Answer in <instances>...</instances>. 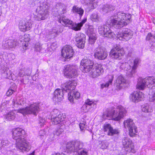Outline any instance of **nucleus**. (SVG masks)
<instances>
[{"label": "nucleus", "instance_id": "1", "mask_svg": "<svg viewBox=\"0 0 155 155\" xmlns=\"http://www.w3.org/2000/svg\"><path fill=\"white\" fill-rule=\"evenodd\" d=\"M25 134L24 130L18 128H14L12 130V138L16 141V147L21 151H28L31 149L29 143L25 139Z\"/></svg>", "mask_w": 155, "mask_h": 155}, {"label": "nucleus", "instance_id": "2", "mask_svg": "<svg viewBox=\"0 0 155 155\" xmlns=\"http://www.w3.org/2000/svg\"><path fill=\"white\" fill-rule=\"evenodd\" d=\"M130 14H126L121 12H119L111 16L107 21L108 25H113L116 28H120L127 25L131 20Z\"/></svg>", "mask_w": 155, "mask_h": 155}, {"label": "nucleus", "instance_id": "3", "mask_svg": "<svg viewBox=\"0 0 155 155\" xmlns=\"http://www.w3.org/2000/svg\"><path fill=\"white\" fill-rule=\"evenodd\" d=\"M77 85V81L75 80L69 81L61 85L62 89H56L54 93L53 100L55 101H60L64 98L65 92L69 90H73Z\"/></svg>", "mask_w": 155, "mask_h": 155}, {"label": "nucleus", "instance_id": "4", "mask_svg": "<svg viewBox=\"0 0 155 155\" xmlns=\"http://www.w3.org/2000/svg\"><path fill=\"white\" fill-rule=\"evenodd\" d=\"M127 112L126 110L124 107L119 105L110 111L104 113L103 115L104 117L112 118V119L118 121L125 117Z\"/></svg>", "mask_w": 155, "mask_h": 155}, {"label": "nucleus", "instance_id": "5", "mask_svg": "<svg viewBox=\"0 0 155 155\" xmlns=\"http://www.w3.org/2000/svg\"><path fill=\"white\" fill-rule=\"evenodd\" d=\"M83 143L80 141H72L68 143L66 148L68 151L76 152V155H87L86 149H83Z\"/></svg>", "mask_w": 155, "mask_h": 155}, {"label": "nucleus", "instance_id": "6", "mask_svg": "<svg viewBox=\"0 0 155 155\" xmlns=\"http://www.w3.org/2000/svg\"><path fill=\"white\" fill-rule=\"evenodd\" d=\"M48 7V5L45 3L41 4L36 9L38 16L32 14L31 16V19L40 21L47 18L49 15Z\"/></svg>", "mask_w": 155, "mask_h": 155}, {"label": "nucleus", "instance_id": "7", "mask_svg": "<svg viewBox=\"0 0 155 155\" xmlns=\"http://www.w3.org/2000/svg\"><path fill=\"white\" fill-rule=\"evenodd\" d=\"M147 87L150 89L155 87V78L153 77H148L144 79L139 78L138 80L136 87L140 90H143Z\"/></svg>", "mask_w": 155, "mask_h": 155}, {"label": "nucleus", "instance_id": "8", "mask_svg": "<svg viewBox=\"0 0 155 155\" xmlns=\"http://www.w3.org/2000/svg\"><path fill=\"white\" fill-rule=\"evenodd\" d=\"M39 109L38 104L36 103H35L25 108H20L18 111V112L24 115L31 114L35 115L38 113Z\"/></svg>", "mask_w": 155, "mask_h": 155}, {"label": "nucleus", "instance_id": "9", "mask_svg": "<svg viewBox=\"0 0 155 155\" xmlns=\"http://www.w3.org/2000/svg\"><path fill=\"white\" fill-rule=\"evenodd\" d=\"M139 61V59L136 58L134 60V64H132L131 65L128 64V63H126L123 64V66H126L125 69L127 71L126 74L127 76L130 77L133 76L136 72V70L138 67Z\"/></svg>", "mask_w": 155, "mask_h": 155}, {"label": "nucleus", "instance_id": "10", "mask_svg": "<svg viewBox=\"0 0 155 155\" xmlns=\"http://www.w3.org/2000/svg\"><path fill=\"white\" fill-rule=\"evenodd\" d=\"M113 25H108L106 21V24L99 26L98 28L99 33L104 37L112 38L115 35L114 32L110 29V26Z\"/></svg>", "mask_w": 155, "mask_h": 155}, {"label": "nucleus", "instance_id": "11", "mask_svg": "<svg viewBox=\"0 0 155 155\" xmlns=\"http://www.w3.org/2000/svg\"><path fill=\"white\" fill-rule=\"evenodd\" d=\"M58 21L63 25L68 26L67 25H70L68 27L75 31L80 30L82 27L81 25H80V23H74L72 21L68 19L65 17H61L59 19Z\"/></svg>", "mask_w": 155, "mask_h": 155}, {"label": "nucleus", "instance_id": "12", "mask_svg": "<svg viewBox=\"0 0 155 155\" xmlns=\"http://www.w3.org/2000/svg\"><path fill=\"white\" fill-rule=\"evenodd\" d=\"M124 125L125 128L128 129L129 135L130 137H133L137 135L136 133L137 132V127L135 125L132 119H128L125 120Z\"/></svg>", "mask_w": 155, "mask_h": 155}, {"label": "nucleus", "instance_id": "13", "mask_svg": "<svg viewBox=\"0 0 155 155\" xmlns=\"http://www.w3.org/2000/svg\"><path fill=\"white\" fill-rule=\"evenodd\" d=\"M94 56L95 58L104 60L107 57V53L104 48L99 46L94 50Z\"/></svg>", "mask_w": 155, "mask_h": 155}, {"label": "nucleus", "instance_id": "14", "mask_svg": "<svg viewBox=\"0 0 155 155\" xmlns=\"http://www.w3.org/2000/svg\"><path fill=\"white\" fill-rule=\"evenodd\" d=\"M64 68V74L67 78H71L77 76V68L75 66L67 65L65 66Z\"/></svg>", "mask_w": 155, "mask_h": 155}, {"label": "nucleus", "instance_id": "15", "mask_svg": "<svg viewBox=\"0 0 155 155\" xmlns=\"http://www.w3.org/2000/svg\"><path fill=\"white\" fill-rule=\"evenodd\" d=\"M58 112L57 109H54L51 112V121L53 124H57L61 122L64 121L66 117V116L63 114L59 113L58 115H56V113L58 114Z\"/></svg>", "mask_w": 155, "mask_h": 155}, {"label": "nucleus", "instance_id": "16", "mask_svg": "<svg viewBox=\"0 0 155 155\" xmlns=\"http://www.w3.org/2000/svg\"><path fill=\"white\" fill-rule=\"evenodd\" d=\"M90 71V74L93 78L97 77L104 72L103 66L101 64H95L93 66Z\"/></svg>", "mask_w": 155, "mask_h": 155}, {"label": "nucleus", "instance_id": "17", "mask_svg": "<svg viewBox=\"0 0 155 155\" xmlns=\"http://www.w3.org/2000/svg\"><path fill=\"white\" fill-rule=\"evenodd\" d=\"M133 35V32L130 29L125 28L123 29L122 34H119L116 37L117 40L128 41L131 39Z\"/></svg>", "mask_w": 155, "mask_h": 155}, {"label": "nucleus", "instance_id": "18", "mask_svg": "<svg viewBox=\"0 0 155 155\" xmlns=\"http://www.w3.org/2000/svg\"><path fill=\"white\" fill-rule=\"evenodd\" d=\"M124 52L122 48H120L117 46L112 48L109 54L110 57L115 59L120 60L124 54Z\"/></svg>", "mask_w": 155, "mask_h": 155}, {"label": "nucleus", "instance_id": "19", "mask_svg": "<svg viewBox=\"0 0 155 155\" xmlns=\"http://www.w3.org/2000/svg\"><path fill=\"white\" fill-rule=\"evenodd\" d=\"M122 144L126 151L129 152L134 153L135 150L132 140L127 137H124L122 141Z\"/></svg>", "mask_w": 155, "mask_h": 155}, {"label": "nucleus", "instance_id": "20", "mask_svg": "<svg viewBox=\"0 0 155 155\" xmlns=\"http://www.w3.org/2000/svg\"><path fill=\"white\" fill-rule=\"evenodd\" d=\"M85 35L82 33H78L75 36V40L77 42V45L78 48H84L85 43Z\"/></svg>", "mask_w": 155, "mask_h": 155}, {"label": "nucleus", "instance_id": "21", "mask_svg": "<svg viewBox=\"0 0 155 155\" xmlns=\"http://www.w3.org/2000/svg\"><path fill=\"white\" fill-rule=\"evenodd\" d=\"M74 51L72 47L69 45H66L62 48L61 55L65 59H69L73 57Z\"/></svg>", "mask_w": 155, "mask_h": 155}, {"label": "nucleus", "instance_id": "22", "mask_svg": "<svg viewBox=\"0 0 155 155\" xmlns=\"http://www.w3.org/2000/svg\"><path fill=\"white\" fill-rule=\"evenodd\" d=\"M54 11L56 12L58 15L60 16V18L61 17H64L63 15H62V14H65L66 13L67 7L61 3H57L53 9Z\"/></svg>", "mask_w": 155, "mask_h": 155}, {"label": "nucleus", "instance_id": "23", "mask_svg": "<svg viewBox=\"0 0 155 155\" xmlns=\"http://www.w3.org/2000/svg\"><path fill=\"white\" fill-rule=\"evenodd\" d=\"M32 27L31 22L25 21L21 20L19 23L18 28L20 30L23 32H25L30 30Z\"/></svg>", "mask_w": 155, "mask_h": 155}, {"label": "nucleus", "instance_id": "24", "mask_svg": "<svg viewBox=\"0 0 155 155\" xmlns=\"http://www.w3.org/2000/svg\"><path fill=\"white\" fill-rule=\"evenodd\" d=\"M144 94L140 91L134 92L130 96V100L134 102H136L143 100L144 97Z\"/></svg>", "mask_w": 155, "mask_h": 155}, {"label": "nucleus", "instance_id": "25", "mask_svg": "<svg viewBox=\"0 0 155 155\" xmlns=\"http://www.w3.org/2000/svg\"><path fill=\"white\" fill-rule=\"evenodd\" d=\"M126 80L121 75L118 76L114 83V86L117 90H120L126 84Z\"/></svg>", "mask_w": 155, "mask_h": 155}, {"label": "nucleus", "instance_id": "26", "mask_svg": "<svg viewBox=\"0 0 155 155\" xmlns=\"http://www.w3.org/2000/svg\"><path fill=\"white\" fill-rule=\"evenodd\" d=\"M92 63V60L87 58H84L82 59L81 62L80 68V70L84 72H88V68H86L87 64L88 63Z\"/></svg>", "mask_w": 155, "mask_h": 155}, {"label": "nucleus", "instance_id": "27", "mask_svg": "<svg viewBox=\"0 0 155 155\" xmlns=\"http://www.w3.org/2000/svg\"><path fill=\"white\" fill-rule=\"evenodd\" d=\"M71 92L68 93V98L71 102H74V99H77L80 96V93L77 91H72L71 90Z\"/></svg>", "mask_w": 155, "mask_h": 155}, {"label": "nucleus", "instance_id": "28", "mask_svg": "<svg viewBox=\"0 0 155 155\" xmlns=\"http://www.w3.org/2000/svg\"><path fill=\"white\" fill-rule=\"evenodd\" d=\"M97 102L91 101L89 99L87 100L85 103V105L88 111L91 108H93V109H96L97 107Z\"/></svg>", "mask_w": 155, "mask_h": 155}, {"label": "nucleus", "instance_id": "29", "mask_svg": "<svg viewBox=\"0 0 155 155\" xmlns=\"http://www.w3.org/2000/svg\"><path fill=\"white\" fill-rule=\"evenodd\" d=\"M12 103L14 107H18L19 105H24L26 102L23 98L19 97L16 99H14Z\"/></svg>", "mask_w": 155, "mask_h": 155}, {"label": "nucleus", "instance_id": "30", "mask_svg": "<svg viewBox=\"0 0 155 155\" xmlns=\"http://www.w3.org/2000/svg\"><path fill=\"white\" fill-rule=\"evenodd\" d=\"M141 108L142 111L145 113H151L153 111L152 106L148 104L142 105Z\"/></svg>", "mask_w": 155, "mask_h": 155}, {"label": "nucleus", "instance_id": "31", "mask_svg": "<svg viewBox=\"0 0 155 155\" xmlns=\"http://www.w3.org/2000/svg\"><path fill=\"white\" fill-rule=\"evenodd\" d=\"M72 12L73 13H77L81 17L83 15L84 11L81 8H79L77 5H74L71 9Z\"/></svg>", "mask_w": 155, "mask_h": 155}, {"label": "nucleus", "instance_id": "32", "mask_svg": "<svg viewBox=\"0 0 155 155\" xmlns=\"http://www.w3.org/2000/svg\"><path fill=\"white\" fill-rule=\"evenodd\" d=\"M115 7L111 5H104L102 8V11L105 12L107 13L115 9Z\"/></svg>", "mask_w": 155, "mask_h": 155}, {"label": "nucleus", "instance_id": "33", "mask_svg": "<svg viewBox=\"0 0 155 155\" xmlns=\"http://www.w3.org/2000/svg\"><path fill=\"white\" fill-rule=\"evenodd\" d=\"M65 127V126L64 125H60L59 127L54 131V135L58 136H59L64 131V129Z\"/></svg>", "mask_w": 155, "mask_h": 155}, {"label": "nucleus", "instance_id": "34", "mask_svg": "<svg viewBox=\"0 0 155 155\" xmlns=\"http://www.w3.org/2000/svg\"><path fill=\"white\" fill-rule=\"evenodd\" d=\"M109 81L105 84H103L101 85V88H103L104 87H108L110 84H111L114 79V76L113 74L110 75L108 76Z\"/></svg>", "mask_w": 155, "mask_h": 155}, {"label": "nucleus", "instance_id": "35", "mask_svg": "<svg viewBox=\"0 0 155 155\" xmlns=\"http://www.w3.org/2000/svg\"><path fill=\"white\" fill-rule=\"evenodd\" d=\"M15 114L14 111H11L5 115V119L7 120H13L15 118Z\"/></svg>", "mask_w": 155, "mask_h": 155}, {"label": "nucleus", "instance_id": "36", "mask_svg": "<svg viewBox=\"0 0 155 155\" xmlns=\"http://www.w3.org/2000/svg\"><path fill=\"white\" fill-rule=\"evenodd\" d=\"M89 35V42L90 44H92L94 43L97 39V37L96 34H90Z\"/></svg>", "mask_w": 155, "mask_h": 155}, {"label": "nucleus", "instance_id": "37", "mask_svg": "<svg viewBox=\"0 0 155 155\" xmlns=\"http://www.w3.org/2000/svg\"><path fill=\"white\" fill-rule=\"evenodd\" d=\"M119 131L117 129H114L113 127L111 128L109 132H107V135L110 136H113L114 134H118Z\"/></svg>", "mask_w": 155, "mask_h": 155}, {"label": "nucleus", "instance_id": "38", "mask_svg": "<svg viewBox=\"0 0 155 155\" xmlns=\"http://www.w3.org/2000/svg\"><path fill=\"white\" fill-rule=\"evenodd\" d=\"M111 125L109 124H104V131L109 132L112 128Z\"/></svg>", "mask_w": 155, "mask_h": 155}, {"label": "nucleus", "instance_id": "39", "mask_svg": "<svg viewBox=\"0 0 155 155\" xmlns=\"http://www.w3.org/2000/svg\"><path fill=\"white\" fill-rule=\"evenodd\" d=\"M90 19L93 21H99V17L97 14L93 13L91 16Z\"/></svg>", "mask_w": 155, "mask_h": 155}, {"label": "nucleus", "instance_id": "40", "mask_svg": "<svg viewBox=\"0 0 155 155\" xmlns=\"http://www.w3.org/2000/svg\"><path fill=\"white\" fill-rule=\"evenodd\" d=\"M88 27L87 30V33L88 35L92 34H95L94 32V28L92 25H88Z\"/></svg>", "mask_w": 155, "mask_h": 155}, {"label": "nucleus", "instance_id": "41", "mask_svg": "<svg viewBox=\"0 0 155 155\" xmlns=\"http://www.w3.org/2000/svg\"><path fill=\"white\" fill-rule=\"evenodd\" d=\"M149 100L150 102H155V92H153L149 94Z\"/></svg>", "mask_w": 155, "mask_h": 155}, {"label": "nucleus", "instance_id": "42", "mask_svg": "<svg viewBox=\"0 0 155 155\" xmlns=\"http://www.w3.org/2000/svg\"><path fill=\"white\" fill-rule=\"evenodd\" d=\"M80 128L81 131L85 130L86 129L87 125L86 123L84 122H83L79 124Z\"/></svg>", "mask_w": 155, "mask_h": 155}, {"label": "nucleus", "instance_id": "43", "mask_svg": "<svg viewBox=\"0 0 155 155\" xmlns=\"http://www.w3.org/2000/svg\"><path fill=\"white\" fill-rule=\"evenodd\" d=\"M1 141L2 143L1 144L2 148L8 146L9 143V142L7 140H1Z\"/></svg>", "mask_w": 155, "mask_h": 155}, {"label": "nucleus", "instance_id": "44", "mask_svg": "<svg viewBox=\"0 0 155 155\" xmlns=\"http://www.w3.org/2000/svg\"><path fill=\"white\" fill-rule=\"evenodd\" d=\"M8 102L7 101H5L0 106V108L2 109H6V107L8 105Z\"/></svg>", "mask_w": 155, "mask_h": 155}, {"label": "nucleus", "instance_id": "45", "mask_svg": "<svg viewBox=\"0 0 155 155\" xmlns=\"http://www.w3.org/2000/svg\"><path fill=\"white\" fill-rule=\"evenodd\" d=\"M8 40L3 41L2 42V46L4 49H6L9 48V44H8Z\"/></svg>", "mask_w": 155, "mask_h": 155}, {"label": "nucleus", "instance_id": "46", "mask_svg": "<svg viewBox=\"0 0 155 155\" xmlns=\"http://www.w3.org/2000/svg\"><path fill=\"white\" fill-rule=\"evenodd\" d=\"M94 65L93 62L92 61V63H88V64H87L86 65L87 66V67H86V68H88V72L90 71L91 69L93 68Z\"/></svg>", "mask_w": 155, "mask_h": 155}, {"label": "nucleus", "instance_id": "47", "mask_svg": "<svg viewBox=\"0 0 155 155\" xmlns=\"http://www.w3.org/2000/svg\"><path fill=\"white\" fill-rule=\"evenodd\" d=\"M25 75V73L24 70L23 69H20L18 74V76L22 77L24 76Z\"/></svg>", "mask_w": 155, "mask_h": 155}, {"label": "nucleus", "instance_id": "48", "mask_svg": "<svg viewBox=\"0 0 155 155\" xmlns=\"http://www.w3.org/2000/svg\"><path fill=\"white\" fill-rule=\"evenodd\" d=\"M25 75L27 76H30L31 73V69L30 68L26 69H25Z\"/></svg>", "mask_w": 155, "mask_h": 155}, {"label": "nucleus", "instance_id": "49", "mask_svg": "<svg viewBox=\"0 0 155 155\" xmlns=\"http://www.w3.org/2000/svg\"><path fill=\"white\" fill-rule=\"evenodd\" d=\"M57 47V46L56 43L55 42H54L51 43L50 47L51 49L52 50H53L55 49Z\"/></svg>", "mask_w": 155, "mask_h": 155}, {"label": "nucleus", "instance_id": "50", "mask_svg": "<svg viewBox=\"0 0 155 155\" xmlns=\"http://www.w3.org/2000/svg\"><path fill=\"white\" fill-rule=\"evenodd\" d=\"M24 37V41L25 42H28L30 41V36L29 35H25Z\"/></svg>", "mask_w": 155, "mask_h": 155}, {"label": "nucleus", "instance_id": "51", "mask_svg": "<svg viewBox=\"0 0 155 155\" xmlns=\"http://www.w3.org/2000/svg\"><path fill=\"white\" fill-rule=\"evenodd\" d=\"M81 111L84 113H86L88 112L87 109L86 108V107L85 106L84 104L82 107L81 108Z\"/></svg>", "mask_w": 155, "mask_h": 155}, {"label": "nucleus", "instance_id": "52", "mask_svg": "<svg viewBox=\"0 0 155 155\" xmlns=\"http://www.w3.org/2000/svg\"><path fill=\"white\" fill-rule=\"evenodd\" d=\"M14 91L12 89H9L7 92L6 94L8 96H9L11 95Z\"/></svg>", "mask_w": 155, "mask_h": 155}, {"label": "nucleus", "instance_id": "53", "mask_svg": "<svg viewBox=\"0 0 155 155\" xmlns=\"http://www.w3.org/2000/svg\"><path fill=\"white\" fill-rule=\"evenodd\" d=\"M42 47L39 45H36L35 46V50L37 51H40L41 50Z\"/></svg>", "mask_w": 155, "mask_h": 155}, {"label": "nucleus", "instance_id": "54", "mask_svg": "<svg viewBox=\"0 0 155 155\" xmlns=\"http://www.w3.org/2000/svg\"><path fill=\"white\" fill-rule=\"evenodd\" d=\"M8 44H9V47L13 48V43L14 40H8Z\"/></svg>", "mask_w": 155, "mask_h": 155}, {"label": "nucleus", "instance_id": "55", "mask_svg": "<svg viewBox=\"0 0 155 155\" xmlns=\"http://www.w3.org/2000/svg\"><path fill=\"white\" fill-rule=\"evenodd\" d=\"M153 36L152 35L151 33H148L147 35L146 39L147 40H150L151 38L153 37Z\"/></svg>", "mask_w": 155, "mask_h": 155}, {"label": "nucleus", "instance_id": "56", "mask_svg": "<svg viewBox=\"0 0 155 155\" xmlns=\"http://www.w3.org/2000/svg\"><path fill=\"white\" fill-rule=\"evenodd\" d=\"M108 146V143H102L101 147L102 149H106Z\"/></svg>", "mask_w": 155, "mask_h": 155}, {"label": "nucleus", "instance_id": "57", "mask_svg": "<svg viewBox=\"0 0 155 155\" xmlns=\"http://www.w3.org/2000/svg\"><path fill=\"white\" fill-rule=\"evenodd\" d=\"M13 48L17 46H18L19 44V42L17 40H14V43H13Z\"/></svg>", "mask_w": 155, "mask_h": 155}, {"label": "nucleus", "instance_id": "58", "mask_svg": "<svg viewBox=\"0 0 155 155\" xmlns=\"http://www.w3.org/2000/svg\"><path fill=\"white\" fill-rule=\"evenodd\" d=\"M86 20L87 18H84L81 22L79 23L80 24V25H81L82 27L83 24L86 22Z\"/></svg>", "mask_w": 155, "mask_h": 155}, {"label": "nucleus", "instance_id": "59", "mask_svg": "<svg viewBox=\"0 0 155 155\" xmlns=\"http://www.w3.org/2000/svg\"><path fill=\"white\" fill-rule=\"evenodd\" d=\"M42 87L43 86L41 84H39L38 85V89H43Z\"/></svg>", "mask_w": 155, "mask_h": 155}, {"label": "nucleus", "instance_id": "60", "mask_svg": "<svg viewBox=\"0 0 155 155\" xmlns=\"http://www.w3.org/2000/svg\"><path fill=\"white\" fill-rule=\"evenodd\" d=\"M53 155H66L64 153H57Z\"/></svg>", "mask_w": 155, "mask_h": 155}, {"label": "nucleus", "instance_id": "61", "mask_svg": "<svg viewBox=\"0 0 155 155\" xmlns=\"http://www.w3.org/2000/svg\"><path fill=\"white\" fill-rule=\"evenodd\" d=\"M35 151H34L31 153H30L29 155H35Z\"/></svg>", "mask_w": 155, "mask_h": 155}, {"label": "nucleus", "instance_id": "62", "mask_svg": "<svg viewBox=\"0 0 155 155\" xmlns=\"http://www.w3.org/2000/svg\"><path fill=\"white\" fill-rule=\"evenodd\" d=\"M25 78H26V80H27V81H25V83L26 82V83H27L28 82V77H26V76L25 77Z\"/></svg>", "mask_w": 155, "mask_h": 155}, {"label": "nucleus", "instance_id": "63", "mask_svg": "<svg viewBox=\"0 0 155 155\" xmlns=\"http://www.w3.org/2000/svg\"><path fill=\"white\" fill-rule=\"evenodd\" d=\"M1 143H2V141H1V140H0V150L2 148V146H1Z\"/></svg>", "mask_w": 155, "mask_h": 155}, {"label": "nucleus", "instance_id": "64", "mask_svg": "<svg viewBox=\"0 0 155 155\" xmlns=\"http://www.w3.org/2000/svg\"><path fill=\"white\" fill-rule=\"evenodd\" d=\"M24 46L25 47H24L23 49H26V48L27 47V45H26V44H25Z\"/></svg>", "mask_w": 155, "mask_h": 155}]
</instances>
